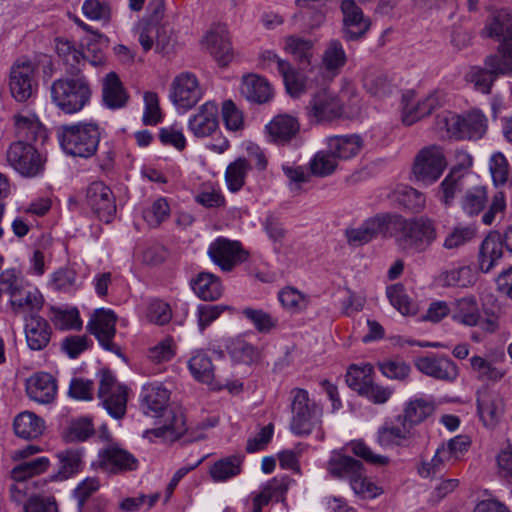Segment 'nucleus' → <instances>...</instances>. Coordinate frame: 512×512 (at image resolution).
<instances>
[{"label":"nucleus","mask_w":512,"mask_h":512,"mask_svg":"<svg viewBox=\"0 0 512 512\" xmlns=\"http://www.w3.org/2000/svg\"><path fill=\"white\" fill-rule=\"evenodd\" d=\"M326 469L332 478L352 481V457L345 453V448L331 452Z\"/></svg>","instance_id":"37998d69"},{"label":"nucleus","mask_w":512,"mask_h":512,"mask_svg":"<svg viewBox=\"0 0 512 512\" xmlns=\"http://www.w3.org/2000/svg\"><path fill=\"white\" fill-rule=\"evenodd\" d=\"M24 512H58L56 500L52 496L31 495L23 506Z\"/></svg>","instance_id":"774afa93"},{"label":"nucleus","mask_w":512,"mask_h":512,"mask_svg":"<svg viewBox=\"0 0 512 512\" xmlns=\"http://www.w3.org/2000/svg\"><path fill=\"white\" fill-rule=\"evenodd\" d=\"M363 87L372 95L383 96L390 92V82L387 76L375 69H367L362 77Z\"/></svg>","instance_id":"6e6d98bb"},{"label":"nucleus","mask_w":512,"mask_h":512,"mask_svg":"<svg viewBox=\"0 0 512 512\" xmlns=\"http://www.w3.org/2000/svg\"><path fill=\"white\" fill-rule=\"evenodd\" d=\"M58 459V471L56 480H67L83 469V449L68 448L56 454Z\"/></svg>","instance_id":"cd10ccee"},{"label":"nucleus","mask_w":512,"mask_h":512,"mask_svg":"<svg viewBox=\"0 0 512 512\" xmlns=\"http://www.w3.org/2000/svg\"><path fill=\"white\" fill-rule=\"evenodd\" d=\"M308 115L316 123H329L342 117L343 102L326 89L316 92L307 107Z\"/></svg>","instance_id":"4468645a"},{"label":"nucleus","mask_w":512,"mask_h":512,"mask_svg":"<svg viewBox=\"0 0 512 512\" xmlns=\"http://www.w3.org/2000/svg\"><path fill=\"white\" fill-rule=\"evenodd\" d=\"M389 236L406 254L425 252L436 240L437 229L433 220L421 216L405 219L392 215L389 225Z\"/></svg>","instance_id":"f257e3e1"},{"label":"nucleus","mask_w":512,"mask_h":512,"mask_svg":"<svg viewBox=\"0 0 512 512\" xmlns=\"http://www.w3.org/2000/svg\"><path fill=\"white\" fill-rule=\"evenodd\" d=\"M374 368L370 363L354 364V391L376 405H383L389 401L394 389L382 386L373 380Z\"/></svg>","instance_id":"1a4fd4ad"},{"label":"nucleus","mask_w":512,"mask_h":512,"mask_svg":"<svg viewBox=\"0 0 512 512\" xmlns=\"http://www.w3.org/2000/svg\"><path fill=\"white\" fill-rule=\"evenodd\" d=\"M92 90L86 77H62L52 82V103L65 114L81 111L90 101Z\"/></svg>","instance_id":"f03ea898"},{"label":"nucleus","mask_w":512,"mask_h":512,"mask_svg":"<svg viewBox=\"0 0 512 512\" xmlns=\"http://www.w3.org/2000/svg\"><path fill=\"white\" fill-rule=\"evenodd\" d=\"M186 432L185 417L181 412L169 411L165 424L156 429L157 436L171 441L179 439Z\"/></svg>","instance_id":"4d7b16f0"},{"label":"nucleus","mask_w":512,"mask_h":512,"mask_svg":"<svg viewBox=\"0 0 512 512\" xmlns=\"http://www.w3.org/2000/svg\"><path fill=\"white\" fill-rule=\"evenodd\" d=\"M218 107L214 102L203 104L198 113L189 119V130L196 137H207L218 128Z\"/></svg>","instance_id":"b1692460"},{"label":"nucleus","mask_w":512,"mask_h":512,"mask_svg":"<svg viewBox=\"0 0 512 512\" xmlns=\"http://www.w3.org/2000/svg\"><path fill=\"white\" fill-rule=\"evenodd\" d=\"M204 44L216 62L224 67L233 59V51L225 26H217L210 30L204 39Z\"/></svg>","instance_id":"aec40b11"},{"label":"nucleus","mask_w":512,"mask_h":512,"mask_svg":"<svg viewBox=\"0 0 512 512\" xmlns=\"http://www.w3.org/2000/svg\"><path fill=\"white\" fill-rule=\"evenodd\" d=\"M116 315L109 309H98L88 323V330L107 351L121 356V348L113 342L116 333Z\"/></svg>","instance_id":"ddd939ff"},{"label":"nucleus","mask_w":512,"mask_h":512,"mask_svg":"<svg viewBox=\"0 0 512 512\" xmlns=\"http://www.w3.org/2000/svg\"><path fill=\"white\" fill-rule=\"evenodd\" d=\"M102 96L105 105L111 109H119L126 105L128 95L116 73L110 72L106 75Z\"/></svg>","instance_id":"72a5a7b5"},{"label":"nucleus","mask_w":512,"mask_h":512,"mask_svg":"<svg viewBox=\"0 0 512 512\" xmlns=\"http://www.w3.org/2000/svg\"><path fill=\"white\" fill-rule=\"evenodd\" d=\"M401 106V120L406 126H411L426 116L422 114L423 105L421 100H415V93L412 90H408L402 94Z\"/></svg>","instance_id":"603ef678"},{"label":"nucleus","mask_w":512,"mask_h":512,"mask_svg":"<svg viewBox=\"0 0 512 512\" xmlns=\"http://www.w3.org/2000/svg\"><path fill=\"white\" fill-rule=\"evenodd\" d=\"M478 415L487 428H494L504 414L503 399L490 390H484L477 396Z\"/></svg>","instance_id":"412c9836"},{"label":"nucleus","mask_w":512,"mask_h":512,"mask_svg":"<svg viewBox=\"0 0 512 512\" xmlns=\"http://www.w3.org/2000/svg\"><path fill=\"white\" fill-rule=\"evenodd\" d=\"M108 43V38L99 32H93V35L86 37L81 44L86 62L93 66L103 65L106 61L104 49Z\"/></svg>","instance_id":"4c0bfd02"},{"label":"nucleus","mask_w":512,"mask_h":512,"mask_svg":"<svg viewBox=\"0 0 512 512\" xmlns=\"http://www.w3.org/2000/svg\"><path fill=\"white\" fill-rule=\"evenodd\" d=\"M265 129L271 142L286 145L298 135L300 123L290 114H278L271 119Z\"/></svg>","instance_id":"6ab92c4d"},{"label":"nucleus","mask_w":512,"mask_h":512,"mask_svg":"<svg viewBox=\"0 0 512 512\" xmlns=\"http://www.w3.org/2000/svg\"><path fill=\"white\" fill-rule=\"evenodd\" d=\"M188 367L195 379L210 383L214 377V367L210 357L204 352L194 354L189 362Z\"/></svg>","instance_id":"864d4df0"},{"label":"nucleus","mask_w":512,"mask_h":512,"mask_svg":"<svg viewBox=\"0 0 512 512\" xmlns=\"http://www.w3.org/2000/svg\"><path fill=\"white\" fill-rule=\"evenodd\" d=\"M85 203L100 221L110 223L116 214L115 197L103 182H93L85 194Z\"/></svg>","instance_id":"f8f14e48"},{"label":"nucleus","mask_w":512,"mask_h":512,"mask_svg":"<svg viewBox=\"0 0 512 512\" xmlns=\"http://www.w3.org/2000/svg\"><path fill=\"white\" fill-rule=\"evenodd\" d=\"M242 458L229 456L216 461L210 468V476L215 482H225L241 473Z\"/></svg>","instance_id":"c03bdc74"},{"label":"nucleus","mask_w":512,"mask_h":512,"mask_svg":"<svg viewBox=\"0 0 512 512\" xmlns=\"http://www.w3.org/2000/svg\"><path fill=\"white\" fill-rule=\"evenodd\" d=\"M440 280L447 287H470L475 284L477 274L470 266H460L443 272Z\"/></svg>","instance_id":"de8ad7c7"},{"label":"nucleus","mask_w":512,"mask_h":512,"mask_svg":"<svg viewBox=\"0 0 512 512\" xmlns=\"http://www.w3.org/2000/svg\"><path fill=\"white\" fill-rule=\"evenodd\" d=\"M387 297L390 303L402 314L408 315L415 313L416 308L410 300L403 285L395 284L387 288Z\"/></svg>","instance_id":"052dcab7"},{"label":"nucleus","mask_w":512,"mask_h":512,"mask_svg":"<svg viewBox=\"0 0 512 512\" xmlns=\"http://www.w3.org/2000/svg\"><path fill=\"white\" fill-rule=\"evenodd\" d=\"M391 216L388 214H378L368 218L360 227L354 229V242L363 245L379 234L389 235Z\"/></svg>","instance_id":"c756f323"},{"label":"nucleus","mask_w":512,"mask_h":512,"mask_svg":"<svg viewBox=\"0 0 512 512\" xmlns=\"http://www.w3.org/2000/svg\"><path fill=\"white\" fill-rule=\"evenodd\" d=\"M290 429L297 436H307L321 424L322 409L310 399L308 391L294 388L291 391Z\"/></svg>","instance_id":"39448f33"},{"label":"nucleus","mask_w":512,"mask_h":512,"mask_svg":"<svg viewBox=\"0 0 512 512\" xmlns=\"http://www.w3.org/2000/svg\"><path fill=\"white\" fill-rule=\"evenodd\" d=\"M98 397L105 409L114 418H121L126 411L127 389L117 383L109 370H102L99 383Z\"/></svg>","instance_id":"9d476101"},{"label":"nucleus","mask_w":512,"mask_h":512,"mask_svg":"<svg viewBox=\"0 0 512 512\" xmlns=\"http://www.w3.org/2000/svg\"><path fill=\"white\" fill-rule=\"evenodd\" d=\"M52 314V321L61 330L80 329L82 326V321L76 308L69 310L52 308Z\"/></svg>","instance_id":"69168bd1"},{"label":"nucleus","mask_w":512,"mask_h":512,"mask_svg":"<svg viewBox=\"0 0 512 512\" xmlns=\"http://www.w3.org/2000/svg\"><path fill=\"white\" fill-rule=\"evenodd\" d=\"M24 333L28 348L41 351L48 346L52 329L45 318L39 314H30L24 316Z\"/></svg>","instance_id":"a211bd4d"},{"label":"nucleus","mask_w":512,"mask_h":512,"mask_svg":"<svg viewBox=\"0 0 512 512\" xmlns=\"http://www.w3.org/2000/svg\"><path fill=\"white\" fill-rule=\"evenodd\" d=\"M337 160L328 150H322L315 154L310 161L311 173L315 176L325 177L334 172Z\"/></svg>","instance_id":"e2e57ef3"},{"label":"nucleus","mask_w":512,"mask_h":512,"mask_svg":"<svg viewBox=\"0 0 512 512\" xmlns=\"http://www.w3.org/2000/svg\"><path fill=\"white\" fill-rule=\"evenodd\" d=\"M453 306V320L470 327L479 324L480 310L474 297L470 296L457 299Z\"/></svg>","instance_id":"58836bf2"},{"label":"nucleus","mask_w":512,"mask_h":512,"mask_svg":"<svg viewBox=\"0 0 512 512\" xmlns=\"http://www.w3.org/2000/svg\"><path fill=\"white\" fill-rule=\"evenodd\" d=\"M250 169L251 164L243 157L237 158L227 166L225 181L231 192H237L244 186L247 173Z\"/></svg>","instance_id":"49530a36"},{"label":"nucleus","mask_w":512,"mask_h":512,"mask_svg":"<svg viewBox=\"0 0 512 512\" xmlns=\"http://www.w3.org/2000/svg\"><path fill=\"white\" fill-rule=\"evenodd\" d=\"M98 466L107 473L119 474L136 470L138 460L119 446L109 445L99 451Z\"/></svg>","instance_id":"f3484780"},{"label":"nucleus","mask_w":512,"mask_h":512,"mask_svg":"<svg viewBox=\"0 0 512 512\" xmlns=\"http://www.w3.org/2000/svg\"><path fill=\"white\" fill-rule=\"evenodd\" d=\"M9 303L15 315H30L38 314L43 307L44 299L37 288L27 283L16 294L12 295Z\"/></svg>","instance_id":"5701e85b"},{"label":"nucleus","mask_w":512,"mask_h":512,"mask_svg":"<svg viewBox=\"0 0 512 512\" xmlns=\"http://www.w3.org/2000/svg\"><path fill=\"white\" fill-rule=\"evenodd\" d=\"M142 405L145 413L159 417L167 408L170 391L162 383H149L145 385L141 393Z\"/></svg>","instance_id":"393cba45"},{"label":"nucleus","mask_w":512,"mask_h":512,"mask_svg":"<svg viewBox=\"0 0 512 512\" xmlns=\"http://www.w3.org/2000/svg\"><path fill=\"white\" fill-rule=\"evenodd\" d=\"M284 50L293 56L301 69L311 64L313 57L312 41L295 35L288 36L285 38Z\"/></svg>","instance_id":"ea45409f"},{"label":"nucleus","mask_w":512,"mask_h":512,"mask_svg":"<svg viewBox=\"0 0 512 512\" xmlns=\"http://www.w3.org/2000/svg\"><path fill=\"white\" fill-rule=\"evenodd\" d=\"M242 314L252 322L256 330L260 333H268L274 329L278 320L260 309L245 308Z\"/></svg>","instance_id":"0e129e2a"},{"label":"nucleus","mask_w":512,"mask_h":512,"mask_svg":"<svg viewBox=\"0 0 512 512\" xmlns=\"http://www.w3.org/2000/svg\"><path fill=\"white\" fill-rule=\"evenodd\" d=\"M49 287L58 292H75L79 288L76 271L69 267L59 268L52 273Z\"/></svg>","instance_id":"09e8293b"},{"label":"nucleus","mask_w":512,"mask_h":512,"mask_svg":"<svg viewBox=\"0 0 512 512\" xmlns=\"http://www.w3.org/2000/svg\"><path fill=\"white\" fill-rule=\"evenodd\" d=\"M194 293L204 301H215L223 294L220 279L208 272H201L192 281Z\"/></svg>","instance_id":"c9c22d12"},{"label":"nucleus","mask_w":512,"mask_h":512,"mask_svg":"<svg viewBox=\"0 0 512 512\" xmlns=\"http://www.w3.org/2000/svg\"><path fill=\"white\" fill-rule=\"evenodd\" d=\"M483 33L500 44L512 45V16L504 11H497L488 20Z\"/></svg>","instance_id":"c85d7f7f"},{"label":"nucleus","mask_w":512,"mask_h":512,"mask_svg":"<svg viewBox=\"0 0 512 512\" xmlns=\"http://www.w3.org/2000/svg\"><path fill=\"white\" fill-rule=\"evenodd\" d=\"M6 158L10 166L23 177H36L44 170L45 160L41 154L31 143L22 140L9 146Z\"/></svg>","instance_id":"0eeeda50"},{"label":"nucleus","mask_w":512,"mask_h":512,"mask_svg":"<svg viewBox=\"0 0 512 512\" xmlns=\"http://www.w3.org/2000/svg\"><path fill=\"white\" fill-rule=\"evenodd\" d=\"M414 365L421 373L445 382H453L459 375L457 365L443 355L417 357L414 359Z\"/></svg>","instance_id":"dca6fc26"},{"label":"nucleus","mask_w":512,"mask_h":512,"mask_svg":"<svg viewBox=\"0 0 512 512\" xmlns=\"http://www.w3.org/2000/svg\"><path fill=\"white\" fill-rule=\"evenodd\" d=\"M476 237V230L472 226H455L446 236L443 247L447 250H456L463 247Z\"/></svg>","instance_id":"bf43d9fd"},{"label":"nucleus","mask_w":512,"mask_h":512,"mask_svg":"<svg viewBox=\"0 0 512 512\" xmlns=\"http://www.w3.org/2000/svg\"><path fill=\"white\" fill-rule=\"evenodd\" d=\"M467 79L474 84L476 90L488 94L497 78L488 67L473 66Z\"/></svg>","instance_id":"680f3d73"},{"label":"nucleus","mask_w":512,"mask_h":512,"mask_svg":"<svg viewBox=\"0 0 512 512\" xmlns=\"http://www.w3.org/2000/svg\"><path fill=\"white\" fill-rule=\"evenodd\" d=\"M208 255L223 271H231L248 256L240 242L224 237H219L210 244Z\"/></svg>","instance_id":"2eb2a0df"},{"label":"nucleus","mask_w":512,"mask_h":512,"mask_svg":"<svg viewBox=\"0 0 512 512\" xmlns=\"http://www.w3.org/2000/svg\"><path fill=\"white\" fill-rule=\"evenodd\" d=\"M99 487V480L95 477H88L77 485L73 495L77 501V508L79 512H86V503L88 499L98 491Z\"/></svg>","instance_id":"338daca9"},{"label":"nucleus","mask_w":512,"mask_h":512,"mask_svg":"<svg viewBox=\"0 0 512 512\" xmlns=\"http://www.w3.org/2000/svg\"><path fill=\"white\" fill-rule=\"evenodd\" d=\"M362 470V462L354 459V493L363 499H373L382 494V488L363 476Z\"/></svg>","instance_id":"3c124183"},{"label":"nucleus","mask_w":512,"mask_h":512,"mask_svg":"<svg viewBox=\"0 0 512 512\" xmlns=\"http://www.w3.org/2000/svg\"><path fill=\"white\" fill-rule=\"evenodd\" d=\"M26 392L33 401L41 404L51 403L57 393L56 381L49 373H35L27 379Z\"/></svg>","instance_id":"4be33fe9"},{"label":"nucleus","mask_w":512,"mask_h":512,"mask_svg":"<svg viewBox=\"0 0 512 512\" xmlns=\"http://www.w3.org/2000/svg\"><path fill=\"white\" fill-rule=\"evenodd\" d=\"M37 65L27 57L17 59L10 68L9 89L18 102H26L36 87L35 73Z\"/></svg>","instance_id":"6e6552de"},{"label":"nucleus","mask_w":512,"mask_h":512,"mask_svg":"<svg viewBox=\"0 0 512 512\" xmlns=\"http://www.w3.org/2000/svg\"><path fill=\"white\" fill-rule=\"evenodd\" d=\"M435 411L434 401L425 398H415L408 401L400 414V420L408 424L413 429L414 426L421 424Z\"/></svg>","instance_id":"7c9ffc66"},{"label":"nucleus","mask_w":512,"mask_h":512,"mask_svg":"<svg viewBox=\"0 0 512 512\" xmlns=\"http://www.w3.org/2000/svg\"><path fill=\"white\" fill-rule=\"evenodd\" d=\"M94 433V427L90 418L82 417L72 420L63 433L67 442L87 440Z\"/></svg>","instance_id":"13d9d810"},{"label":"nucleus","mask_w":512,"mask_h":512,"mask_svg":"<svg viewBox=\"0 0 512 512\" xmlns=\"http://www.w3.org/2000/svg\"><path fill=\"white\" fill-rule=\"evenodd\" d=\"M436 127L449 138L476 140L486 133L487 118L477 109L462 116L444 111L436 116Z\"/></svg>","instance_id":"7ed1b4c3"},{"label":"nucleus","mask_w":512,"mask_h":512,"mask_svg":"<svg viewBox=\"0 0 512 512\" xmlns=\"http://www.w3.org/2000/svg\"><path fill=\"white\" fill-rule=\"evenodd\" d=\"M398 425L384 423L377 431V441L381 446L400 445L412 437V429L396 417Z\"/></svg>","instance_id":"e433bc0d"},{"label":"nucleus","mask_w":512,"mask_h":512,"mask_svg":"<svg viewBox=\"0 0 512 512\" xmlns=\"http://www.w3.org/2000/svg\"><path fill=\"white\" fill-rule=\"evenodd\" d=\"M279 73L291 97L298 98L306 91L305 80L289 62L279 63Z\"/></svg>","instance_id":"8fccbe9b"},{"label":"nucleus","mask_w":512,"mask_h":512,"mask_svg":"<svg viewBox=\"0 0 512 512\" xmlns=\"http://www.w3.org/2000/svg\"><path fill=\"white\" fill-rule=\"evenodd\" d=\"M225 347L232 360L238 363L251 365L261 357V350L241 337L228 339Z\"/></svg>","instance_id":"473e14b6"},{"label":"nucleus","mask_w":512,"mask_h":512,"mask_svg":"<svg viewBox=\"0 0 512 512\" xmlns=\"http://www.w3.org/2000/svg\"><path fill=\"white\" fill-rule=\"evenodd\" d=\"M503 258V244L501 240L487 237L483 240L478 257L479 269L483 273H489L499 265Z\"/></svg>","instance_id":"f704fd0d"},{"label":"nucleus","mask_w":512,"mask_h":512,"mask_svg":"<svg viewBox=\"0 0 512 512\" xmlns=\"http://www.w3.org/2000/svg\"><path fill=\"white\" fill-rule=\"evenodd\" d=\"M202 97L197 77L191 72H182L172 83L169 98L178 110L187 111L194 107Z\"/></svg>","instance_id":"9b49d317"},{"label":"nucleus","mask_w":512,"mask_h":512,"mask_svg":"<svg viewBox=\"0 0 512 512\" xmlns=\"http://www.w3.org/2000/svg\"><path fill=\"white\" fill-rule=\"evenodd\" d=\"M446 166L443 149L437 145H429L416 154L411 173L416 181L431 185L440 178Z\"/></svg>","instance_id":"423d86ee"},{"label":"nucleus","mask_w":512,"mask_h":512,"mask_svg":"<svg viewBox=\"0 0 512 512\" xmlns=\"http://www.w3.org/2000/svg\"><path fill=\"white\" fill-rule=\"evenodd\" d=\"M484 65L496 78L512 74V45L500 44L497 52L485 58Z\"/></svg>","instance_id":"a19ab883"},{"label":"nucleus","mask_w":512,"mask_h":512,"mask_svg":"<svg viewBox=\"0 0 512 512\" xmlns=\"http://www.w3.org/2000/svg\"><path fill=\"white\" fill-rule=\"evenodd\" d=\"M488 204V192L484 186L473 187L465 192L461 199V208L468 216L483 212Z\"/></svg>","instance_id":"a18cd8bd"},{"label":"nucleus","mask_w":512,"mask_h":512,"mask_svg":"<svg viewBox=\"0 0 512 512\" xmlns=\"http://www.w3.org/2000/svg\"><path fill=\"white\" fill-rule=\"evenodd\" d=\"M100 136L99 127L95 123H85L63 127L59 140L67 154L88 158L95 154Z\"/></svg>","instance_id":"20e7f679"},{"label":"nucleus","mask_w":512,"mask_h":512,"mask_svg":"<svg viewBox=\"0 0 512 512\" xmlns=\"http://www.w3.org/2000/svg\"><path fill=\"white\" fill-rule=\"evenodd\" d=\"M392 199L403 208L418 213L426 203L425 195L411 186L399 185L392 193Z\"/></svg>","instance_id":"79ce46f5"},{"label":"nucleus","mask_w":512,"mask_h":512,"mask_svg":"<svg viewBox=\"0 0 512 512\" xmlns=\"http://www.w3.org/2000/svg\"><path fill=\"white\" fill-rule=\"evenodd\" d=\"M13 427L18 437L31 440L42 435L45 429V422L35 413L24 411L16 416Z\"/></svg>","instance_id":"2f4dec72"},{"label":"nucleus","mask_w":512,"mask_h":512,"mask_svg":"<svg viewBox=\"0 0 512 512\" xmlns=\"http://www.w3.org/2000/svg\"><path fill=\"white\" fill-rule=\"evenodd\" d=\"M14 124L17 136L23 138L25 142L30 143L46 138V130L34 113L22 111L14 115Z\"/></svg>","instance_id":"a878e982"},{"label":"nucleus","mask_w":512,"mask_h":512,"mask_svg":"<svg viewBox=\"0 0 512 512\" xmlns=\"http://www.w3.org/2000/svg\"><path fill=\"white\" fill-rule=\"evenodd\" d=\"M241 94L250 102L266 103L272 98V88L269 82L255 74L243 77Z\"/></svg>","instance_id":"bb28decb"},{"label":"nucleus","mask_w":512,"mask_h":512,"mask_svg":"<svg viewBox=\"0 0 512 512\" xmlns=\"http://www.w3.org/2000/svg\"><path fill=\"white\" fill-rule=\"evenodd\" d=\"M463 173L462 169L459 167H454L450 171V173L445 177V179L441 182L439 190H440V200L445 205H450L457 192H459L463 188Z\"/></svg>","instance_id":"5fc2aeb1"}]
</instances>
